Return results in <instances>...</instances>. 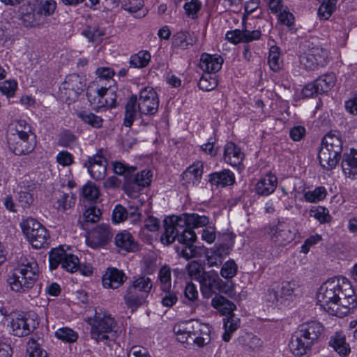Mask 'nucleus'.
I'll use <instances>...</instances> for the list:
<instances>
[{
    "label": "nucleus",
    "mask_w": 357,
    "mask_h": 357,
    "mask_svg": "<svg viewBox=\"0 0 357 357\" xmlns=\"http://www.w3.org/2000/svg\"><path fill=\"white\" fill-rule=\"evenodd\" d=\"M159 102L158 94L151 87L141 90L139 99L136 95H132L126 105L123 125L130 127L137 112L142 115H154L158 110Z\"/></svg>",
    "instance_id": "obj_1"
},
{
    "label": "nucleus",
    "mask_w": 357,
    "mask_h": 357,
    "mask_svg": "<svg viewBox=\"0 0 357 357\" xmlns=\"http://www.w3.org/2000/svg\"><path fill=\"white\" fill-rule=\"evenodd\" d=\"M323 331L324 326L317 321L301 324L291 338L289 348L292 354L297 356L306 354L318 342Z\"/></svg>",
    "instance_id": "obj_2"
},
{
    "label": "nucleus",
    "mask_w": 357,
    "mask_h": 357,
    "mask_svg": "<svg viewBox=\"0 0 357 357\" xmlns=\"http://www.w3.org/2000/svg\"><path fill=\"white\" fill-rule=\"evenodd\" d=\"M9 149L15 155H21L31 153L36 147V137L25 121H18L15 129L7 135Z\"/></svg>",
    "instance_id": "obj_3"
},
{
    "label": "nucleus",
    "mask_w": 357,
    "mask_h": 357,
    "mask_svg": "<svg viewBox=\"0 0 357 357\" xmlns=\"http://www.w3.org/2000/svg\"><path fill=\"white\" fill-rule=\"evenodd\" d=\"M174 332L177 340L181 343L190 342L203 347L210 342V328L208 325L197 320H190L176 324Z\"/></svg>",
    "instance_id": "obj_4"
},
{
    "label": "nucleus",
    "mask_w": 357,
    "mask_h": 357,
    "mask_svg": "<svg viewBox=\"0 0 357 357\" xmlns=\"http://www.w3.org/2000/svg\"><path fill=\"white\" fill-rule=\"evenodd\" d=\"M38 266L32 257L21 259L18 268L8 279L12 290L20 292L32 287L38 278Z\"/></svg>",
    "instance_id": "obj_5"
},
{
    "label": "nucleus",
    "mask_w": 357,
    "mask_h": 357,
    "mask_svg": "<svg viewBox=\"0 0 357 357\" xmlns=\"http://www.w3.org/2000/svg\"><path fill=\"white\" fill-rule=\"evenodd\" d=\"M342 151L341 139L331 132L322 139L321 146L318 153L321 166L326 170H332L337 165Z\"/></svg>",
    "instance_id": "obj_6"
},
{
    "label": "nucleus",
    "mask_w": 357,
    "mask_h": 357,
    "mask_svg": "<svg viewBox=\"0 0 357 357\" xmlns=\"http://www.w3.org/2000/svg\"><path fill=\"white\" fill-rule=\"evenodd\" d=\"M339 293H337L336 300L333 307H329V314L342 317L348 314L351 310L357 306L356 296L349 281L341 277Z\"/></svg>",
    "instance_id": "obj_7"
},
{
    "label": "nucleus",
    "mask_w": 357,
    "mask_h": 357,
    "mask_svg": "<svg viewBox=\"0 0 357 357\" xmlns=\"http://www.w3.org/2000/svg\"><path fill=\"white\" fill-rule=\"evenodd\" d=\"M87 323L91 326V336L97 342H106L109 334L113 331L116 321L112 315L103 309L96 310L93 318H89Z\"/></svg>",
    "instance_id": "obj_8"
},
{
    "label": "nucleus",
    "mask_w": 357,
    "mask_h": 357,
    "mask_svg": "<svg viewBox=\"0 0 357 357\" xmlns=\"http://www.w3.org/2000/svg\"><path fill=\"white\" fill-rule=\"evenodd\" d=\"M165 231L161 236V241L163 244L169 245L174 243L176 239L185 245H190L193 243L196 238V234L190 228L188 227H179L173 220V216L169 220H165L164 222Z\"/></svg>",
    "instance_id": "obj_9"
},
{
    "label": "nucleus",
    "mask_w": 357,
    "mask_h": 357,
    "mask_svg": "<svg viewBox=\"0 0 357 357\" xmlns=\"http://www.w3.org/2000/svg\"><path fill=\"white\" fill-rule=\"evenodd\" d=\"M20 226L23 234L33 248L36 249L41 248L47 244L49 238L47 231L36 220L28 218L20 223Z\"/></svg>",
    "instance_id": "obj_10"
},
{
    "label": "nucleus",
    "mask_w": 357,
    "mask_h": 357,
    "mask_svg": "<svg viewBox=\"0 0 357 357\" xmlns=\"http://www.w3.org/2000/svg\"><path fill=\"white\" fill-rule=\"evenodd\" d=\"M341 277H334L323 283L318 290L317 302L320 306L329 313L330 308L335 303L337 293H339Z\"/></svg>",
    "instance_id": "obj_11"
},
{
    "label": "nucleus",
    "mask_w": 357,
    "mask_h": 357,
    "mask_svg": "<svg viewBox=\"0 0 357 357\" xmlns=\"http://www.w3.org/2000/svg\"><path fill=\"white\" fill-rule=\"evenodd\" d=\"M38 324L35 314L17 313L12 316L10 326L13 335L25 337L33 332Z\"/></svg>",
    "instance_id": "obj_12"
},
{
    "label": "nucleus",
    "mask_w": 357,
    "mask_h": 357,
    "mask_svg": "<svg viewBox=\"0 0 357 357\" xmlns=\"http://www.w3.org/2000/svg\"><path fill=\"white\" fill-rule=\"evenodd\" d=\"M335 81L334 74L323 75L313 82L307 84L303 89L302 93L305 98H312L315 95L326 93L333 87Z\"/></svg>",
    "instance_id": "obj_13"
},
{
    "label": "nucleus",
    "mask_w": 357,
    "mask_h": 357,
    "mask_svg": "<svg viewBox=\"0 0 357 357\" xmlns=\"http://www.w3.org/2000/svg\"><path fill=\"white\" fill-rule=\"evenodd\" d=\"M84 165L93 179L96 181L104 179L107 174V165L105 151L100 149L96 154L89 157Z\"/></svg>",
    "instance_id": "obj_14"
},
{
    "label": "nucleus",
    "mask_w": 357,
    "mask_h": 357,
    "mask_svg": "<svg viewBox=\"0 0 357 357\" xmlns=\"http://www.w3.org/2000/svg\"><path fill=\"white\" fill-rule=\"evenodd\" d=\"M112 234L108 225L102 224L96 227L86 238L87 245L93 248L105 246L112 239Z\"/></svg>",
    "instance_id": "obj_15"
},
{
    "label": "nucleus",
    "mask_w": 357,
    "mask_h": 357,
    "mask_svg": "<svg viewBox=\"0 0 357 357\" xmlns=\"http://www.w3.org/2000/svg\"><path fill=\"white\" fill-rule=\"evenodd\" d=\"M176 225L181 228L188 227L192 228L203 227L209 223V218L205 215H200L196 213H185L180 215H172Z\"/></svg>",
    "instance_id": "obj_16"
},
{
    "label": "nucleus",
    "mask_w": 357,
    "mask_h": 357,
    "mask_svg": "<svg viewBox=\"0 0 357 357\" xmlns=\"http://www.w3.org/2000/svg\"><path fill=\"white\" fill-rule=\"evenodd\" d=\"M202 294L205 298H210L220 289L221 279L215 271L204 273L199 282Z\"/></svg>",
    "instance_id": "obj_17"
},
{
    "label": "nucleus",
    "mask_w": 357,
    "mask_h": 357,
    "mask_svg": "<svg viewBox=\"0 0 357 357\" xmlns=\"http://www.w3.org/2000/svg\"><path fill=\"white\" fill-rule=\"evenodd\" d=\"M20 20L26 27H39L45 22L42 15L38 13L34 5H23L20 8Z\"/></svg>",
    "instance_id": "obj_18"
},
{
    "label": "nucleus",
    "mask_w": 357,
    "mask_h": 357,
    "mask_svg": "<svg viewBox=\"0 0 357 357\" xmlns=\"http://www.w3.org/2000/svg\"><path fill=\"white\" fill-rule=\"evenodd\" d=\"M127 279L123 271L116 268H108L102 275V285L107 289H117L121 286Z\"/></svg>",
    "instance_id": "obj_19"
},
{
    "label": "nucleus",
    "mask_w": 357,
    "mask_h": 357,
    "mask_svg": "<svg viewBox=\"0 0 357 357\" xmlns=\"http://www.w3.org/2000/svg\"><path fill=\"white\" fill-rule=\"evenodd\" d=\"M271 241L278 246H284L290 243L294 238L291 230L282 223L273 227L270 231Z\"/></svg>",
    "instance_id": "obj_20"
},
{
    "label": "nucleus",
    "mask_w": 357,
    "mask_h": 357,
    "mask_svg": "<svg viewBox=\"0 0 357 357\" xmlns=\"http://www.w3.org/2000/svg\"><path fill=\"white\" fill-rule=\"evenodd\" d=\"M261 37V31L259 30L248 31L247 29L240 30L235 29L227 31L226 38L234 44L241 42L249 43L255 40H257Z\"/></svg>",
    "instance_id": "obj_21"
},
{
    "label": "nucleus",
    "mask_w": 357,
    "mask_h": 357,
    "mask_svg": "<svg viewBox=\"0 0 357 357\" xmlns=\"http://www.w3.org/2000/svg\"><path fill=\"white\" fill-rule=\"evenodd\" d=\"M223 61L220 56L204 53L201 56L199 66L204 72L214 75L221 69Z\"/></svg>",
    "instance_id": "obj_22"
},
{
    "label": "nucleus",
    "mask_w": 357,
    "mask_h": 357,
    "mask_svg": "<svg viewBox=\"0 0 357 357\" xmlns=\"http://www.w3.org/2000/svg\"><path fill=\"white\" fill-rule=\"evenodd\" d=\"M342 168L344 175L351 179L357 178V151L351 149L350 153L343 155Z\"/></svg>",
    "instance_id": "obj_23"
},
{
    "label": "nucleus",
    "mask_w": 357,
    "mask_h": 357,
    "mask_svg": "<svg viewBox=\"0 0 357 357\" xmlns=\"http://www.w3.org/2000/svg\"><path fill=\"white\" fill-rule=\"evenodd\" d=\"M172 47L187 50L196 44L197 38L189 31L181 30L172 36Z\"/></svg>",
    "instance_id": "obj_24"
},
{
    "label": "nucleus",
    "mask_w": 357,
    "mask_h": 357,
    "mask_svg": "<svg viewBox=\"0 0 357 357\" xmlns=\"http://www.w3.org/2000/svg\"><path fill=\"white\" fill-rule=\"evenodd\" d=\"M146 298L131 285L127 288L123 296L126 305L132 312L145 303Z\"/></svg>",
    "instance_id": "obj_25"
},
{
    "label": "nucleus",
    "mask_w": 357,
    "mask_h": 357,
    "mask_svg": "<svg viewBox=\"0 0 357 357\" xmlns=\"http://www.w3.org/2000/svg\"><path fill=\"white\" fill-rule=\"evenodd\" d=\"M244 154L234 143L227 142L224 149V160L231 166L239 165L243 161Z\"/></svg>",
    "instance_id": "obj_26"
},
{
    "label": "nucleus",
    "mask_w": 357,
    "mask_h": 357,
    "mask_svg": "<svg viewBox=\"0 0 357 357\" xmlns=\"http://www.w3.org/2000/svg\"><path fill=\"white\" fill-rule=\"evenodd\" d=\"M209 182L218 188L232 185L235 183V176L229 169L212 173L209 175Z\"/></svg>",
    "instance_id": "obj_27"
},
{
    "label": "nucleus",
    "mask_w": 357,
    "mask_h": 357,
    "mask_svg": "<svg viewBox=\"0 0 357 357\" xmlns=\"http://www.w3.org/2000/svg\"><path fill=\"white\" fill-rule=\"evenodd\" d=\"M277 185V177L272 174H268L257 183L256 192L262 196L269 195L275 191Z\"/></svg>",
    "instance_id": "obj_28"
},
{
    "label": "nucleus",
    "mask_w": 357,
    "mask_h": 357,
    "mask_svg": "<svg viewBox=\"0 0 357 357\" xmlns=\"http://www.w3.org/2000/svg\"><path fill=\"white\" fill-rule=\"evenodd\" d=\"M114 243L118 248L126 252L135 251L137 246L131 234L126 231L119 232L115 236Z\"/></svg>",
    "instance_id": "obj_29"
},
{
    "label": "nucleus",
    "mask_w": 357,
    "mask_h": 357,
    "mask_svg": "<svg viewBox=\"0 0 357 357\" xmlns=\"http://www.w3.org/2000/svg\"><path fill=\"white\" fill-rule=\"evenodd\" d=\"M329 344L340 356H346L350 351L349 344L346 342L345 335L342 332H337L331 337Z\"/></svg>",
    "instance_id": "obj_30"
},
{
    "label": "nucleus",
    "mask_w": 357,
    "mask_h": 357,
    "mask_svg": "<svg viewBox=\"0 0 357 357\" xmlns=\"http://www.w3.org/2000/svg\"><path fill=\"white\" fill-rule=\"evenodd\" d=\"M63 89L70 91V95L73 98H77L81 91L84 88V84L82 78L77 74H71L68 75L63 84Z\"/></svg>",
    "instance_id": "obj_31"
},
{
    "label": "nucleus",
    "mask_w": 357,
    "mask_h": 357,
    "mask_svg": "<svg viewBox=\"0 0 357 357\" xmlns=\"http://www.w3.org/2000/svg\"><path fill=\"white\" fill-rule=\"evenodd\" d=\"M211 305L221 314L226 317L234 314V311L236 307L234 303L220 295L215 296L211 300Z\"/></svg>",
    "instance_id": "obj_32"
},
{
    "label": "nucleus",
    "mask_w": 357,
    "mask_h": 357,
    "mask_svg": "<svg viewBox=\"0 0 357 357\" xmlns=\"http://www.w3.org/2000/svg\"><path fill=\"white\" fill-rule=\"evenodd\" d=\"M152 172L149 169H144L140 173H137L134 176H130L127 178L126 187L130 185H136L139 187H146L150 185L151 182Z\"/></svg>",
    "instance_id": "obj_33"
},
{
    "label": "nucleus",
    "mask_w": 357,
    "mask_h": 357,
    "mask_svg": "<svg viewBox=\"0 0 357 357\" xmlns=\"http://www.w3.org/2000/svg\"><path fill=\"white\" fill-rule=\"evenodd\" d=\"M203 174V163L200 161L194 162L182 174L183 179H188L193 184L199 183Z\"/></svg>",
    "instance_id": "obj_34"
},
{
    "label": "nucleus",
    "mask_w": 357,
    "mask_h": 357,
    "mask_svg": "<svg viewBox=\"0 0 357 357\" xmlns=\"http://www.w3.org/2000/svg\"><path fill=\"white\" fill-rule=\"evenodd\" d=\"M33 5L40 15L43 17L45 22H46V17L52 15L56 8V3L54 0H36Z\"/></svg>",
    "instance_id": "obj_35"
},
{
    "label": "nucleus",
    "mask_w": 357,
    "mask_h": 357,
    "mask_svg": "<svg viewBox=\"0 0 357 357\" xmlns=\"http://www.w3.org/2000/svg\"><path fill=\"white\" fill-rule=\"evenodd\" d=\"M54 195L56 199L55 207L59 211H65L75 204V198L73 195H70L68 193L58 190L55 192Z\"/></svg>",
    "instance_id": "obj_36"
},
{
    "label": "nucleus",
    "mask_w": 357,
    "mask_h": 357,
    "mask_svg": "<svg viewBox=\"0 0 357 357\" xmlns=\"http://www.w3.org/2000/svg\"><path fill=\"white\" fill-rule=\"evenodd\" d=\"M225 333L222 335V340L225 342H229L231 334L236 331L240 326V319L234 314L224 318Z\"/></svg>",
    "instance_id": "obj_37"
},
{
    "label": "nucleus",
    "mask_w": 357,
    "mask_h": 357,
    "mask_svg": "<svg viewBox=\"0 0 357 357\" xmlns=\"http://www.w3.org/2000/svg\"><path fill=\"white\" fill-rule=\"evenodd\" d=\"M151 54L147 51H139L132 54L129 61L130 66L136 68H142L148 66L151 60Z\"/></svg>",
    "instance_id": "obj_38"
},
{
    "label": "nucleus",
    "mask_w": 357,
    "mask_h": 357,
    "mask_svg": "<svg viewBox=\"0 0 357 357\" xmlns=\"http://www.w3.org/2000/svg\"><path fill=\"white\" fill-rule=\"evenodd\" d=\"M298 287L295 281H283L280 286L278 287V290L280 297L283 299L284 304L292 298L293 293L295 289Z\"/></svg>",
    "instance_id": "obj_39"
},
{
    "label": "nucleus",
    "mask_w": 357,
    "mask_h": 357,
    "mask_svg": "<svg viewBox=\"0 0 357 357\" xmlns=\"http://www.w3.org/2000/svg\"><path fill=\"white\" fill-rule=\"evenodd\" d=\"M268 63L270 68L274 71H278L282 64V61L280 58V48L278 46H271L269 50Z\"/></svg>",
    "instance_id": "obj_40"
},
{
    "label": "nucleus",
    "mask_w": 357,
    "mask_h": 357,
    "mask_svg": "<svg viewBox=\"0 0 357 357\" xmlns=\"http://www.w3.org/2000/svg\"><path fill=\"white\" fill-rule=\"evenodd\" d=\"M130 285L147 297L152 289L153 283L149 277L142 276L133 280Z\"/></svg>",
    "instance_id": "obj_41"
},
{
    "label": "nucleus",
    "mask_w": 357,
    "mask_h": 357,
    "mask_svg": "<svg viewBox=\"0 0 357 357\" xmlns=\"http://www.w3.org/2000/svg\"><path fill=\"white\" fill-rule=\"evenodd\" d=\"M327 195L326 189L323 186L315 188L313 190L304 192V199L309 203H317L324 200Z\"/></svg>",
    "instance_id": "obj_42"
},
{
    "label": "nucleus",
    "mask_w": 357,
    "mask_h": 357,
    "mask_svg": "<svg viewBox=\"0 0 357 357\" xmlns=\"http://www.w3.org/2000/svg\"><path fill=\"white\" fill-rule=\"evenodd\" d=\"M158 278L160 290L168 289L174 287L172 285L171 268L169 266L164 265L160 268Z\"/></svg>",
    "instance_id": "obj_43"
},
{
    "label": "nucleus",
    "mask_w": 357,
    "mask_h": 357,
    "mask_svg": "<svg viewBox=\"0 0 357 357\" xmlns=\"http://www.w3.org/2000/svg\"><path fill=\"white\" fill-rule=\"evenodd\" d=\"M238 342L242 346L255 350L261 347L262 341L252 333H245L238 338Z\"/></svg>",
    "instance_id": "obj_44"
},
{
    "label": "nucleus",
    "mask_w": 357,
    "mask_h": 357,
    "mask_svg": "<svg viewBox=\"0 0 357 357\" xmlns=\"http://www.w3.org/2000/svg\"><path fill=\"white\" fill-rule=\"evenodd\" d=\"M96 95L92 94V91L89 90L86 93L89 101L91 105H94L98 108H107V100L105 98V92H102L101 88L94 91Z\"/></svg>",
    "instance_id": "obj_45"
},
{
    "label": "nucleus",
    "mask_w": 357,
    "mask_h": 357,
    "mask_svg": "<svg viewBox=\"0 0 357 357\" xmlns=\"http://www.w3.org/2000/svg\"><path fill=\"white\" fill-rule=\"evenodd\" d=\"M198 86L203 91H212L218 86L216 76L204 72L199 81Z\"/></svg>",
    "instance_id": "obj_46"
},
{
    "label": "nucleus",
    "mask_w": 357,
    "mask_h": 357,
    "mask_svg": "<svg viewBox=\"0 0 357 357\" xmlns=\"http://www.w3.org/2000/svg\"><path fill=\"white\" fill-rule=\"evenodd\" d=\"M161 303L163 306L171 307L176 303L178 297L175 291V287H170L168 289L161 290Z\"/></svg>",
    "instance_id": "obj_47"
},
{
    "label": "nucleus",
    "mask_w": 357,
    "mask_h": 357,
    "mask_svg": "<svg viewBox=\"0 0 357 357\" xmlns=\"http://www.w3.org/2000/svg\"><path fill=\"white\" fill-rule=\"evenodd\" d=\"M66 255V251L61 248L52 249L49 255L50 267L52 270L56 269L59 264H62L63 259Z\"/></svg>",
    "instance_id": "obj_48"
},
{
    "label": "nucleus",
    "mask_w": 357,
    "mask_h": 357,
    "mask_svg": "<svg viewBox=\"0 0 357 357\" xmlns=\"http://www.w3.org/2000/svg\"><path fill=\"white\" fill-rule=\"evenodd\" d=\"M26 357H47V353L36 341L30 339L28 342Z\"/></svg>",
    "instance_id": "obj_49"
},
{
    "label": "nucleus",
    "mask_w": 357,
    "mask_h": 357,
    "mask_svg": "<svg viewBox=\"0 0 357 357\" xmlns=\"http://www.w3.org/2000/svg\"><path fill=\"white\" fill-rule=\"evenodd\" d=\"M77 116L86 123L93 128H99L102 126V119L101 117L89 112L83 111L77 114Z\"/></svg>",
    "instance_id": "obj_50"
},
{
    "label": "nucleus",
    "mask_w": 357,
    "mask_h": 357,
    "mask_svg": "<svg viewBox=\"0 0 357 357\" xmlns=\"http://www.w3.org/2000/svg\"><path fill=\"white\" fill-rule=\"evenodd\" d=\"M310 214L311 217L317 219L321 224L328 223L331 220L328 210L324 206H317L311 209Z\"/></svg>",
    "instance_id": "obj_51"
},
{
    "label": "nucleus",
    "mask_w": 357,
    "mask_h": 357,
    "mask_svg": "<svg viewBox=\"0 0 357 357\" xmlns=\"http://www.w3.org/2000/svg\"><path fill=\"white\" fill-rule=\"evenodd\" d=\"M55 335L58 339L68 342H74L78 337L76 332L67 327L59 328L55 332Z\"/></svg>",
    "instance_id": "obj_52"
},
{
    "label": "nucleus",
    "mask_w": 357,
    "mask_h": 357,
    "mask_svg": "<svg viewBox=\"0 0 357 357\" xmlns=\"http://www.w3.org/2000/svg\"><path fill=\"white\" fill-rule=\"evenodd\" d=\"M188 273L190 278L197 280L199 282L202 278L204 273H206L204 271V267L201 264L196 261H192L189 263L187 266Z\"/></svg>",
    "instance_id": "obj_53"
},
{
    "label": "nucleus",
    "mask_w": 357,
    "mask_h": 357,
    "mask_svg": "<svg viewBox=\"0 0 357 357\" xmlns=\"http://www.w3.org/2000/svg\"><path fill=\"white\" fill-rule=\"evenodd\" d=\"M82 195L88 201H95L98 198L100 192L94 184L87 183L82 187Z\"/></svg>",
    "instance_id": "obj_54"
},
{
    "label": "nucleus",
    "mask_w": 357,
    "mask_h": 357,
    "mask_svg": "<svg viewBox=\"0 0 357 357\" xmlns=\"http://www.w3.org/2000/svg\"><path fill=\"white\" fill-rule=\"evenodd\" d=\"M79 263V261L77 257L66 253L65 258L63 259L61 267L68 272L73 273L78 270Z\"/></svg>",
    "instance_id": "obj_55"
},
{
    "label": "nucleus",
    "mask_w": 357,
    "mask_h": 357,
    "mask_svg": "<svg viewBox=\"0 0 357 357\" xmlns=\"http://www.w3.org/2000/svg\"><path fill=\"white\" fill-rule=\"evenodd\" d=\"M238 266L236 262L230 259L226 261L221 268L220 275L226 279H231L234 278L237 273Z\"/></svg>",
    "instance_id": "obj_56"
},
{
    "label": "nucleus",
    "mask_w": 357,
    "mask_h": 357,
    "mask_svg": "<svg viewBox=\"0 0 357 357\" xmlns=\"http://www.w3.org/2000/svg\"><path fill=\"white\" fill-rule=\"evenodd\" d=\"M82 34L89 39L90 42H99L104 33L96 26H89L82 32Z\"/></svg>",
    "instance_id": "obj_57"
},
{
    "label": "nucleus",
    "mask_w": 357,
    "mask_h": 357,
    "mask_svg": "<svg viewBox=\"0 0 357 357\" xmlns=\"http://www.w3.org/2000/svg\"><path fill=\"white\" fill-rule=\"evenodd\" d=\"M17 89V82L15 79H8L0 84V92L8 98L13 97Z\"/></svg>",
    "instance_id": "obj_58"
},
{
    "label": "nucleus",
    "mask_w": 357,
    "mask_h": 357,
    "mask_svg": "<svg viewBox=\"0 0 357 357\" xmlns=\"http://www.w3.org/2000/svg\"><path fill=\"white\" fill-rule=\"evenodd\" d=\"M316 59L320 66H324L328 62V52L321 47H313L308 51Z\"/></svg>",
    "instance_id": "obj_59"
},
{
    "label": "nucleus",
    "mask_w": 357,
    "mask_h": 357,
    "mask_svg": "<svg viewBox=\"0 0 357 357\" xmlns=\"http://www.w3.org/2000/svg\"><path fill=\"white\" fill-rule=\"evenodd\" d=\"M101 215V211L96 206H90L83 213V220L86 222L95 223L98 222Z\"/></svg>",
    "instance_id": "obj_60"
},
{
    "label": "nucleus",
    "mask_w": 357,
    "mask_h": 357,
    "mask_svg": "<svg viewBox=\"0 0 357 357\" xmlns=\"http://www.w3.org/2000/svg\"><path fill=\"white\" fill-rule=\"evenodd\" d=\"M300 63L302 66L305 67V69L309 70H314L320 66L318 62L316 61V59L313 57L311 54L307 52L304 53L300 57Z\"/></svg>",
    "instance_id": "obj_61"
},
{
    "label": "nucleus",
    "mask_w": 357,
    "mask_h": 357,
    "mask_svg": "<svg viewBox=\"0 0 357 357\" xmlns=\"http://www.w3.org/2000/svg\"><path fill=\"white\" fill-rule=\"evenodd\" d=\"M113 171L119 175H124L126 178H129L130 174L136 170V167L133 166H127L120 162H113Z\"/></svg>",
    "instance_id": "obj_62"
},
{
    "label": "nucleus",
    "mask_w": 357,
    "mask_h": 357,
    "mask_svg": "<svg viewBox=\"0 0 357 357\" xmlns=\"http://www.w3.org/2000/svg\"><path fill=\"white\" fill-rule=\"evenodd\" d=\"M122 8L130 12V13H137L144 6V1L143 0H123L121 1Z\"/></svg>",
    "instance_id": "obj_63"
},
{
    "label": "nucleus",
    "mask_w": 357,
    "mask_h": 357,
    "mask_svg": "<svg viewBox=\"0 0 357 357\" xmlns=\"http://www.w3.org/2000/svg\"><path fill=\"white\" fill-rule=\"evenodd\" d=\"M181 255L187 259L199 257L202 255L200 249H198L192 243L190 245L183 246Z\"/></svg>",
    "instance_id": "obj_64"
}]
</instances>
